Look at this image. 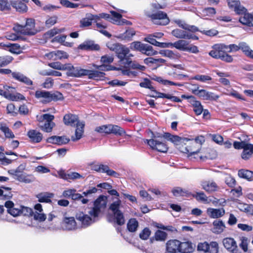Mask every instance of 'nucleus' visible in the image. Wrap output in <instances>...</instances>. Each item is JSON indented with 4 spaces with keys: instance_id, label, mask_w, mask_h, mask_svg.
I'll return each mask as SVG.
<instances>
[{
    "instance_id": "obj_49",
    "label": "nucleus",
    "mask_w": 253,
    "mask_h": 253,
    "mask_svg": "<svg viewBox=\"0 0 253 253\" xmlns=\"http://www.w3.org/2000/svg\"><path fill=\"white\" fill-rule=\"evenodd\" d=\"M238 175L239 177L248 180H251L253 178V171L241 169L238 171Z\"/></svg>"
},
{
    "instance_id": "obj_51",
    "label": "nucleus",
    "mask_w": 253,
    "mask_h": 253,
    "mask_svg": "<svg viewBox=\"0 0 253 253\" xmlns=\"http://www.w3.org/2000/svg\"><path fill=\"white\" fill-rule=\"evenodd\" d=\"M92 18L88 15V13L86 14V17L83 18L80 21V27L83 28L88 27L92 25Z\"/></svg>"
},
{
    "instance_id": "obj_5",
    "label": "nucleus",
    "mask_w": 253,
    "mask_h": 253,
    "mask_svg": "<svg viewBox=\"0 0 253 253\" xmlns=\"http://www.w3.org/2000/svg\"><path fill=\"white\" fill-rule=\"evenodd\" d=\"M148 17L150 18L153 24L157 25L166 26L170 22L167 13L161 10L148 14Z\"/></svg>"
},
{
    "instance_id": "obj_43",
    "label": "nucleus",
    "mask_w": 253,
    "mask_h": 253,
    "mask_svg": "<svg viewBox=\"0 0 253 253\" xmlns=\"http://www.w3.org/2000/svg\"><path fill=\"white\" fill-rule=\"evenodd\" d=\"M136 33L134 29H129L126 30L124 33L121 34L120 37L123 40L130 41L132 40V37Z\"/></svg>"
},
{
    "instance_id": "obj_34",
    "label": "nucleus",
    "mask_w": 253,
    "mask_h": 253,
    "mask_svg": "<svg viewBox=\"0 0 253 253\" xmlns=\"http://www.w3.org/2000/svg\"><path fill=\"white\" fill-rule=\"evenodd\" d=\"M245 12L244 16L240 18L239 21L242 24L249 27H253V15L251 14L246 13Z\"/></svg>"
},
{
    "instance_id": "obj_14",
    "label": "nucleus",
    "mask_w": 253,
    "mask_h": 253,
    "mask_svg": "<svg viewBox=\"0 0 253 253\" xmlns=\"http://www.w3.org/2000/svg\"><path fill=\"white\" fill-rule=\"evenodd\" d=\"M113 50L115 51L117 57L123 61L129 52V49L125 45L117 43L113 44Z\"/></svg>"
},
{
    "instance_id": "obj_23",
    "label": "nucleus",
    "mask_w": 253,
    "mask_h": 253,
    "mask_svg": "<svg viewBox=\"0 0 253 253\" xmlns=\"http://www.w3.org/2000/svg\"><path fill=\"white\" fill-rule=\"evenodd\" d=\"M171 34L174 37L178 39H198V37L196 36L193 37L192 34L189 33L188 32L179 29L173 30L171 31Z\"/></svg>"
},
{
    "instance_id": "obj_3",
    "label": "nucleus",
    "mask_w": 253,
    "mask_h": 253,
    "mask_svg": "<svg viewBox=\"0 0 253 253\" xmlns=\"http://www.w3.org/2000/svg\"><path fill=\"white\" fill-rule=\"evenodd\" d=\"M13 30L17 33L23 35L33 36L38 33L35 27V20L33 18H26L25 25L16 24Z\"/></svg>"
},
{
    "instance_id": "obj_46",
    "label": "nucleus",
    "mask_w": 253,
    "mask_h": 253,
    "mask_svg": "<svg viewBox=\"0 0 253 253\" xmlns=\"http://www.w3.org/2000/svg\"><path fill=\"white\" fill-rule=\"evenodd\" d=\"M154 80L158 82V83H161L164 85H174L177 86H182V84L179 83H175L169 80H164L161 77H156L155 78L153 79Z\"/></svg>"
},
{
    "instance_id": "obj_60",
    "label": "nucleus",
    "mask_w": 253,
    "mask_h": 253,
    "mask_svg": "<svg viewBox=\"0 0 253 253\" xmlns=\"http://www.w3.org/2000/svg\"><path fill=\"white\" fill-rule=\"evenodd\" d=\"M144 45V44L140 42L135 41L130 43L129 47L131 50H138L141 52Z\"/></svg>"
},
{
    "instance_id": "obj_58",
    "label": "nucleus",
    "mask_w": 253,
    "mask_h": 253,
    "mask_svg": "<svg viewBox=\"0 0 253 253\" xmlns=\"http://www.w3.org/2000/svg\"><path fill=\"white\" fill-rule=\"evenodd\" d=\"M116 219V223L119 225H123L125 224V220L124 214L121 211H118V212L114 213Z\"/></svg>"
},
{
    "instance_id": "obj_38",
    "label": "nucleus",
    "mask_w": 253,
    "mask_h": 253,
    "mask_svg": "<svg viewBox=\"0 0 253 253\" xmlns=\"http://www.w3.org/2000/svg\"><path fill=\"white\" fill-rule=\"evenodd\" d=\"M193 251V248L191 242L186 241L184 242H180L179 246V253H190Z\"/></svg>"
},
{
    "instance_id": "obj_54",
    "label": "nucleus",
    "mask_w": 253,
    "mask_h": 253,
    "mask_svg": "<svg viewBox=\"0 0 253 253\" xmlns=\"http://www.w3.org/2000/svg\"><path fill=\"white\" fill-rule=\"evenodd\" d=\"M0 130L4 133L6 138H13L15 137L14 133L5 123L3 124Z\"/></svg>"
},
{
    "instance_id": "obj_7",
    "label": "nucleus",
    "mask_w": 253,
    "mask_h": 253,
    "mask_svg": "<svg viewBox=\"0 0 253 253\" xmlns=\"http://www.w3.org/2000/svg\"><path fill=\"white\" fill-rule=\"evenodd\" d=\"M182 99L187 100L189 103L193 108V111L196 116L201 115L204 111V106L201 101L197 100L195 96L192 95L182 94L181 96Z\"/></svg>"
},
{
    "instance_id": "obj_44",
    "label": "nucleus",
    "mask_w": 253,
    "mask_h": 253,
    "mask_svg": "<svg viewBox=\"0 0 253 253\" xmlns=\"http://www.w3.org/2000/svg\"><path fill=\"white\" fill-rule=\"evenodd\" d=\"M64 98L63 94L58 91H49V103L52 101H62Z\"/></svg>"
},
{
    "instance_id": "obj_55",
    "label": "nucleus",
    "mask_w": 253,
    "mask_h": 253,
    "mask_svg": "<svg viewBox=\"0 0 253 253\" xmlns=\"http://www.w3.org/2000/svg\"><path fill=\"white\" fill-rule=\"evenodd\" d=\"M58 19V18L56 15L48 16L45 22V26L48 28L51 27L57 22Z\"/></svg>"
},
{
    "instance_id": "obj_22",
    "label": "nucleus",
    "mask_w": 253,
    "mask_h": 253,
    "mask_svg": "<svg viewBox=\"0 0 253 253\" xmlns=\"http://www.w3.org/2000/svg\"><path fill=\"white\" fill-rule=\"evenodd\" d=\"M228 5L230 8L233 9L238 14H243L246 12L247 9L240 4L238 0H227Z\"/></svg>"
},
{
    "instance_id": "obj_40",
    "label": "nucleus",
    "mask_w": 253,
    "mask_h": 253,
    "mask_svg": "<svg viewBox=\"0 0 253 253\" xmlns=\"http://www.w3.org/2000/svg\"><path fill=\"white\" fill-rule=\"evenodd\" d=\"M160 53L163 56L167 57L171 60H178L180 57V54L169 49H163L160 51Z\"/></svg>"
},
{
    "instance_id": "obj_16",
    "label": "nucleus",
    "mask_w": 253,
    "mask_h": 253,
    "mask_svg": "<svg viewBox=\"0 0 253 253\" xmlns=\"http://www.w3.org/2000/svg\"><path fill=\"white\" fill-rule=\"evenodd\" d=\"M222 243L224 247L230 251V253H242L238 250L236 242L233 238H225L223 239Z\"/></svg>"
},
{
    "instance_id": "obj_4",
    "label": "nucleus",
    "mask_w": 253,
    "mask_h": 253,
    "mask_svg": "<svg viewBox=\"0 0 253 253\" xmlns=\"http://www.w3.org/2000/svg\"><path fill=\"white\" fill-rule=\"evenodd\" d=\"M10 73H11L12 77L13 79L20 82L23 83L26 85L28 86V88L30 89H33V87H32L33 85V82L27 76L19 72H12L11 70L9 69L0 68V74L8 75Z\"/></svg>"
},
{
    "instance_id": "obj_25",
    "label": "nucleus",
    "mask_w": 253,
    "mask_h": 253,
    "mask_svg": "<svg viewBox=\"0 0 253 253\" xmlns=\"http://www.w3.org/2000/svg\"><path fill=\"white\" fill-rule=\"evenodd\" d=\"M212 226L211 231L216 234H221L226 228L224 223L221 219L214 220L212 222Z\"/></svg>"
},
{
    "instance_id": "obj_52",
    "label": "nucleus",
    "mask_w": 253,
    "mask_h": 253,
    "mask_svg": "<svg viewBox=\"0 0 253 253\" xmlns=\"http://www.w3.org/2000/svg\"><path fill=\"white\" fill-rule=\"evenodd\" d=\"M61 177L65 180H75L82 177V176L76 172H71L69 173H64Z\"/></svg>"
},
{
    "instance_id": "obj_19",
    "label": "nucleus",
    "mask_w": 253,
    "mask_h": 253,
    "mask_svg": "<svg viewBox=\"0 0 253 253\" xmlns=\"http://www.w3.org/2000/svg\"><path fill=\"white\" fill-rule=\"evenodd\" d=\"M62 225L67 230H74L77 229V224L75 217H64L62 221Z\"/></svg>"
},
{
    "instance_id": "obj_32",
    "label": "nucleus",
    "mask_w": 253,
    "mask_h": 253,
    "mask_svg": "<svg viewBox=\"0 0 253 253\" xmlns=\"http://www.w3.org/2000/svg\"><path fill=\"white\" fill-rule=\"evenodd\" d=\"M35 96L37 99L42 98L41 102L43 104L49 103V91L46 90H37Z\"/></svg>"
},
{
    "instance_id": "obj_31",
    "label": "nucleus",
    "mask_w": 253,
    "mask_h": 253,
    "mask_svg": "<svg viewBox=\"0 0 253 253\" xmlns=\"http://www.w3.org/2000/svg\"><path fill=\"white\" fill-rule=\"evenodd\" d=\"M168 45L167 47H174L175 48L185 51L186 46L188 45V42L185 40H179L173 43L172 42H166Z\"/></svg>"
},
{
    "instance_id": "obj_36",
    "label": "nucleus",
    "mask_w": 253,
    "mask_h": 253,
    "mask_svg": "<svg viewBox=\"0 0 253 253\" xmlns=\"http://www.w3.org/2000/svg\"><path fill=\"white\" fill-rule=\"evenodd\" d=\"M36 197L40 203H51V198L53 197V194L48 192L40 193Z\"/></svg>"
},
{
    "instance_id": "obj_62",
    "label": "nucleus",
    "mask_w": 253,
    "mask_h": 253,
    "mask_svg": "<svg viewBox=\"0 0 253 253\" xmlns=\"http://www.w3.org/2000/svg\"><path fill=\"white\" fill-rule=\"evenodd\" d=\"M21 215L32 216L34 214L33 210L29 207L21 206Z\"/></svg>"
},
{
    "instance_id": "obj_39",
    "label": "nucleus",
    "mask_w": 253,
    "mask_h": 253,
    "mask_svg": "<svg viewBox=\"0 0 253 253\" xmlns=\"http://www.w3.org/2000/svg\"><path fill=\"white\" fill-rule=\"evenodd\" d=\"M153 225L154 227L163 230H165L170 233H176L177 232L176 228L172 225L165 226L162 223H157L154 222L153 223Z\"/></svg>"
},
{
    "instance_id": "obj_47",
    "label": "nucleus",
    "mask_w": 253,
    "mask_h": 253,
    "mask_svg": "<svg viewBox=\"0 0 253 253\" xmlns=\"http://www.w3.org/2000/svg\"><path fill=\"white\" fill-rule=\"evenodd\" d=\"M13 60L12 56L7 55L0 56V68L4 67L12 62Z\"/></svg>"
},
{
    "instance_id": "obj_10",
    "label": "nucleus",
    "mask_w": 253,
    "mask_h": 253,
    "mask_svg": "<svg viewBox=\"0 0 253 253\" xmlns=\"http://www.w3.org/2000/svg\"><path fill=\"white\" fill-rule=\"evenodd\" d=\"M197 250L205 253H218L219 245L217 242L211 241L200 242L198 244Z\"/></svg>"
},
{
    "instance_id": "obj_41",
    "label": "nucleus",
    "mask_w": 253,
    "mask_h": 253,
    "mask_svg": "<svg viewBox=\"0 0 253 253\" xmlns=\"http://www.w3.org/2000/svg\"><path fill=\"white\" fill-rule=\"evenodd\" d=\"M111 134H113L116 136H122L126 134L125 130L121 126L116 125H111Z\"/></svg>"
},
{
    "instance_id": "obj_64",
    "label": "nucleus",
    "mask_w": 253,
    "mask_h": 253,
    "mask_svg": "<svg viewBox=\"0 0 253 253\" xmlns=\"http://www.w3.org/2000/svg\"><path fill=\"white\" fill-rule=\"evenodd\" d=\"M71 198L75 201L81 200L82 203L84 204H86L88 202V199L83 198L81 194L77 193L76 192L73 193Z\"/></svg>"
},
{
    "instance_id": "obj_13",
    "label": "nucleus",
    "mask_w": 253,
    "mask_h": 253,
    "mask_svg": "<svg viewBox=\"0 0 253 253\" xmlns=\"http://www.w3.org/2000/svg\"><path fill=\"white\" fill-rule=\"evenodd\" d=\"M163 137L171 141L177 146V148L179 150V147H182L183 145H186L185 141H187L186 137H180L178 135H172L169 132H165Z\"/></svg>"
},
{
    "instance_id": "obj_56",
    "label": "nucleus",
    "mask_w": 253,
    "mask_h": 253,
    "mask_svg": "<svg viewBox=\"0 0 253 253\" xmlns=\"http://www.w3.org/2000/svg\"><path fill=\"white\" fill-rule=\"evenodd\" d=\"M3 87L5 90H3L2 96L4 97L5 98L10 100L12 96V95L13 94L12 93V90L14 88L12 87L7 85L4 86Z\"/></svg>"
},
{
    "instance_id": "obj_9",
    "label": "nucleus",
    "mask_w": 253,
    "mask_h": 253,
    "mask_svg": "<svg viewBox=\"0 0 253 253\" xmlns=\"http://www.w3.org/2000/svg\"><path fill=\"white\" fill-rule=\"evenodd\" d=\"M187 141H185L186 145H183L182 147H179V151L183 153L192 155L196 154L199 152L201 148L198 146L197 142L193 141L191 138H187Z\"/></svg>"
},
{
    "instance_id": "obj_1",
    "label": "nucleus",
    "mask_w": 253,
    "mask_h": 253,
    "mask_svg": "<svg viewBox=\"0 0 253 253\" xmlns=\"http://www.w3.org/2000/svg\"><path fill=\"white\" fill-rule=\"evenodd\" d=\"M65 70L67 71V75L69 77L81 78L87 76L88 79L96 81H105L106 74L96 70H87L81 67H75L71 64H65Z\"/></svg>"
},
{
    "instance_id": "obj_20",
    "label": "nucleus",
    "mask_w": 253,
    "mask_h": 253,
    "mask_svg": "<svg viewBox=\"0 0 253 253\" xmlns=\"http://www.w3.org/2000/svg\"><path fill=\"white\" fill-rule=\"evenodd\" d=\"M180 241L176 239H171L167 241L166 244V251L169 253H179Z\"/></svg>"
},
{
    "instance_id": "obj_6",
    "label": "nucleus",
    "mask_w": 253,
    "mask_h": 253,
    "mask_svg": "<svg viewBox=\"0 0 253 253\" xmlns=\"http://www.w3.org/2000/svg\"><path fill=\"white\" fill-rule=\"evenodd\" d=\"M152 138L150 139H145L144 142L147 143L152 150H156L161 153H166L169 149V147L165 142L159 141L155 140L154 138L156 137H162L161 135L155 136L152 132Z\"/></svg>"
},
{
    "instance_id": "obj_42",
    "label": "nucleus",
    "mask_w": 253,
    "mask_h": 253,
    "mask_svg": "<svg viewBox=\"0 0 253 253\" xmlns=\"http://www.w3.org/2000/svg\"><path fill=\"white\" fill-rule=\"evenodd\" d=\"M138 222L135 218L129 219L127 223V229L130 232H134L138 227Z\"/></svg>"
},
{
    "instance_id": "obj_15",
    "label": "nucleus",
    "mask_w": 253,
    "mask_h": 253,
    "mask_svg": "<svg viewBox=\"0 0 253 253\" xmlns=\"http://www.w3.org/2000/svg\"><path fill=\"white\" fill-rule=\"evenodd\" d=\"M29 1V0H13L10 1V4L16 11L23 13L28 11V8L26 3Z\"/></svg>"
},
{
    "instance_id": "obj_33",
    "label": "nucleus",
    "mask_w": 253,
    "mask_h": 253,
    "mask_svg": "<svg viewBox=\"0 0 253 253\" xmlns=\"http://www.w3.org/2000/svg\"><path fill=\"white\" fill-rule=\"evenodd\" d=\"M156 37H158L155 35H149L145 38L144 41L156 46L162 48L167 47L168 45L166 44V42H160L157 41L155 39Z\"/></svg>"
},
{
    "instance_id": "obj_37",
    "label": "nucleus",
    "mask_w": 253,
    "mask_h": 253,
    "mask_svg": "<svg viewBox=\"0 0 253 253\" xmlns=\"http://www.w3.org/2000/svg\"><path fill=\"white\" fill-rule=\"evenodd\" d=\"M253 154V144L248 143L244 148L242 153V158L243 159L247 160L249 159Z\"/></svg>"
},
{
    "instance_id": "obj_57",
    "label": "nucleus",
    "mask_w": 253,
    "mask_h": 253,
    "mask_svg": "<svg viewBox=\"0 0 253 253\" xmlns=\"http://www.w3.org/2000/svg\"><path fill=\"white\" fill-rule=\"evenodd\" d=\"M93 66L96 69L99 70L100 71L98 70V71H100L103 72L102 71H108L110 70H114L115 67L107 64H103L101 65H97L95 64H93Z\"/></svg>"
},
{
    "instance_id": "obj_35",
    "label": "nucleus",
    "mask_w": 253,
    "mask_h": 253,
    "mask_svg": "<svg viewBox=\"0 0 253 253\" xmlns=\"http://www.w3.org/2000/svg\"><path fill=\"white\" fill-rule=\"evenodd\" d=\"M171 192L173 196L175 197L185 196L189 197L191 195V193L189 191L179 187L173 188L171 190Z\"/></svg>"
},
{
    "instance_id": "obj_53",
    "label": "nucleus",
    "mask_w": 253,
    "mask_h": 253,
    "mask_svg": "<svg viewBox=\"0 0 253 253\" xmlns=\"http://www.w3.org/2000/svg\"><path fill=\"white\" fill-rule=\"evenodd\" d=\"M139 86L141 87L149 89L152 91L156 92L155 88L152 85V82L148 78H144L143 82L140 83Z\"/></svg>"
},
{
    "instance_id": "obj_26",
    "label": "nucleus",
    "mask_w": 253,
    "mask_h": 253,
    "mask_svg": "<svg viewBox=\"0 0 253 253\" xmlns=\"http://www.w3.org/2000/svg\"><path fill=\"white\" fill-rule=\"evenodd\" d=\"M207 213L211 218H218L224 215L225 210L223 208L213 209L209 208L207 210Z\"/></svg>"
},
{
    "instance_id": "obj_27",
    "label": "nucleus",
    "mask_w": 253,
    "mask_h": 253,
    "mask_svg": "<svg viewBox=\"0 0 253 253\" xmlns=\"http://www.w3.org/2000/svg\"><path fill=\"white\" fill-rule=\"evenodd\" d=\"M202 188L207 192L212 193L217 191L218 186L217 184L213 181H205L202 183Z\"/></svg>"
},
{
    "instance_id": "obj_45",
    "label": "nucleus",
    "mask_w": 253,
    "mask_h": 253,
    "mask_svg": "<svg viewBox=\"0 0 253 253\" xmlns=\"http://www.w3.org/2000/svg\"><path fill=\"white\" fill-rule=\"evenodd\" d=\"M107 197L104 195H100L94 201V206L99 207L100 209L106 207Z\"/></svg>"
},
{
    "instance_id": "obj_28",
    "label": "nucleus",
    "mask_w": 253,
    "mask_h": 253,
    "mask_svg": "<svg viewBox=\"0 0 253 253\" xmlns=\"http://www.w3.org/2000/svg\"><path fill=\"white\" fill-rule=\"evenodd\" d=\"M76 128L74 136L71 137L73 141H76L80 139L83 136L84 131V124L82 123L77 122L75 125Z\"/></svg>"
},
{
    "instance_id": "obj_63",
    "label": "nucleus",
    "mask_w": 253,
    "mask_h": 253,
    "mask_svg": "<svg viewBox=\"0 0 253 253\" xmlns=\"http://www.w3.org/2000/svg\"><path fill=\"white\" fill-rule=\"evenodd\" d=\"M40 74L42 76H53L55 77L61 76V72L57 71L50 70L49 71L44 70L40 72Z\"/></svg>"
},
{
    "instance_id": "obj_61",
    "label": "nucleus",
    "mask_w": 253,
    "mask_h": 253,
    "mask_svg": "<svg viewBox=\"0 0 253 253\" xmlns=\"http://www.w3.org/2000/svg\"><path fill=\"white\" fill-rule=\"evenodd\" d=\"M34 219L40 222L44 221L46 219V215L43 213L36 211L33 214Z\"/></svg>"
},
{
    "instance_id": "obj_18",
    "label": "nucleus",
    "mask_w": 253,
    "mask_h": 253,
    "mask_svg": "<svg viewBox=\"0 0 253 253\" xmlns=\"http://www.w3.org/2000/svg\"><path fill=\"white\" fill-rule=\"evenodd\" d=\"M46 141L47 143H51L53 144L62 145L68 143L70 141V139L65 135H53L48 137L46 139Z\"/></svg>"
},
{
    "instance_id": "obj_50",
    "label": "nucleus",
    "mask_w": 253,
    "mask_h": 253,
    "mask_svg": "<svg viewBox=\"0 0 253 253\" xmlns=\"http://www.w3.org/2000/svg\"><path fill=\"white\" fill-rule=\"evenodd\" d=\"M5 46L9 48L8 50L11 53L18 54L22 52L20 45L18 43H9Z\"/></svg>"
},
{
    "instance_id": "obj_30",
    "label": "nucleus",
    "mask_w": 253,
    "mask_h": 253,
    "mask_svg": "<svg viewBox=\"0 0 253 253\" xmlns=\"http://www.w3.org/2000/svg\"><path fill=\"white\" fill-rule=\"evenodd\" d=\"M79 48L85 50H98L100 49V46L94 43L92 41H86L80 44Z\"/></svg>"
},
{
    "instance_id": "obj_2",
    "label": "nucleus",
    "mask_w": 253,
    "mask_h": 253,
    "mask_svg": "<svg viewBox=\"0 0 253 253\" xmlns=\"http://www.w3.org/2000/svg\"><path fill=\"white\" fill-rule=\"evenodd\" d=\"M229 48V52H236L240 50V43L239 45L230 44L228 45L220 44H215L212 46V49L209 52V54L213 58L220 59L227 63H231L233 61L232 56L228 54L224 49Z\"/></svg>"
},
{
    "instance_id": "obj_24",
    "label": "nucleus",
    "mask_w": 253,
    "mask_h": 253,
    "mask_svg": "<svg viewBox=\"0 0 253 253\" xmlns=\"http://www.w3.org/2000/svg\"><path fill=\"white\" fill-rule=\"evenodd\" d=\"M168 238V233L161 230H157L155 232L153 236L150 238L151 243H153L155 241L165 242Z\"/></svg>"
},
{
    "instance_id": "obj_21",
    "label": "nucleus",
    "mask_w": 253,
    "mask_h": 253,
    "mask_svg": "<svg viewBox=\"0 0 253 253\" xmlns=\"http://www.w3.org/2000/svg\"><path fill=\"white\" fill-rule=\"evenodd\" d=\"M27 136L29 138V141L32 143H40L43 138L42 134L36 129L29 130Z\"/></svg>"
},
{
    "instance_id": "obj_8",
    "label": "nucleus",
    "mask_w": 253,
    "mask_h": 253,
    "mask_svg": "<svg viewBox=\"0 0 253 253\" xmlns=\"http://www.w3.org/2000/svg\"><path fill=\"white\" fill-rule=\"evenodd\" d=\"M198 85H196V87L192 89L191 92L195 95L203 100L216 101L219 97V96L215 94L214 93L207 91L206 89H199Z\"/></svg>"
},
{
    "instance_id": "obj_12",
    "label": "nucleus",
    "mask_w": 253,
    "mask_h": 253,
    "mask_svg": "<svg viewBox=\"0 0 253 253\" xmlns=\"http://www.w3.org/2000/svg\"><path fill=\"white\" fill-rule=\"evenodd\" d=\"M41 117L42 121H44L43 125L41 126V129L46 132H51L55 126V123L53 122L54 116L50 114H44Z\"/></svg>"
},
{
    "instance_id": "obj_11",
    "label": "nucleus",
    "mask_w": 253,
    "mask_h": 253,
    "mask_svg": "<svg viewBox=\"0 0 253 253\" xmlns=\"http://www.w3.org/2000/svg\"><path fill=\"white\" fill-rule=\"evenodd\" d=\"M92 169L100 172L106 173L108 175L118 178L120 174L113 169H110L107 165L93 163L91 164Z\"/></svg>"
},
{
    "instance_id": "obj_48",
    "label": "nucleus",
    "mask_w": 253,
    "mask_h": 253,
    "mask_svg": "<svg viewBox=\"0 0 253 253\" xmlns=\"http://www.w3.org/2000/svg\"><path fill=\"white\" fill-rule=\"evenodd\" d=\"M141 53L147 56H152L157 54L158 52L155 50L151 45L144 44L143 47L142 48Z\"/></svg>"
},
{
    "instance_id": "obj_17",
    "label": "nucleus",
    "mask_w": 253,
    "mask_h": 253,
    "mask_svg": "<svg viewBox=\"0 0 253 253\" xmlns=\"http://www.w3.org/2000/svg\"><path fill=\"white\" fill-rule=\"evenodd\" d=\"M75 218L81 223L83 228L88 227L93 222L91 217L82 211L77 212L75 214Z\"/></svg>"
},
{
    "instance_id": "obj_29",
    "label": "nucleus",
    "mask_w": 253,
    "mask_h": 253,
    "mask_svg": "<svg viewBox=\"0 0 253 253\" xmlns=\"http://www.w3.org/2000/svg\"><path fill=\"white\" fill-rule=\"evenodd\" d=\"M63 122L67 126H75L77 122H79L78 116L69 113L65 115Z\"/></svg>"
},
{
    "instance_id": "obj_59",
    "label": "nucleus",
    "mask_w": 253,
    "mask_h": 253,
    "mask_svg": "<svg viewBox=\"0 0 253 253\" xmlns=\"http://www.w3.org/2000/svg\"><path fill=\"white\" fill-rule=\"evenodd\" d=\"M151 234V231L148 227H145L139 233V238L143 240H147Z\"/></svg>"
}]
</instances>
